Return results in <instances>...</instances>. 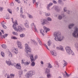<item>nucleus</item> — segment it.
<instances>
[{
  "label": "nucleus",
  "instance_id": "1",
  "mask_svg": "<svg viewBox=\"0 0 78 78\" xmlns=\"http://www.w3.org/2000/svg\"><path fill=\"white\" fill-rule=\"evenodd\" d=\"M14 24L13 25V28L14 29V30L17 32H22V30H23V29L22 27L20 26H18L17 27H16V25H18V23H17V20H16L15 23L13 22Z\"/></svg>",
  "mask_w": 78,
  "mask_h": 78
},
{
  "label": "nucleus",
  "instance_id": "2",
  "mask_svg": "<svg viewBox=\"0 0 78 78\" xmlns=\"http://www.w3.org/2000/svg\"><path fill=\"white\" fill-rule=\"evenodd\" d=\"M54 36L55 37V40L56 41H61L64 39V37L63 36H61L60 35H58V32H54Z\"/></svg>",
  "mask_w": 78,
  "mask_h": 78
},
{
  "label": "nucleus",
  "instance_id": "3",
  "mask_svg": "<svg viewBox=\"0 0 78 78\" xmlns=\"http://www.w3.org/2000/svg\"><path fill=\"white\" fill-rule=\"evenodd\" d=\"M25 51L26 52L27 55H29L30 53H31V50H30V48L28 45V44H25Z\"/></svg>",
  "mask_w": 78,
  "mask_h": 78
},
{
  "label": "nucleus",
  "instance_id": "4",
  "mask_svg": "<svg viewBox=\"0 0 78 78\" xmlns=\"http://www.w3.org/2000/svg\"><path fill=\"white\" fill-rule=\"evenodd\" d=\"M75 30L74 31V32L73 33V36L74 37H78V29L76 27H75Z\"/></svg>",
  "mask_w": 78,
  "mask_h": 78
},
{
  "label": "nucleus",
  "instance_id": "5",
  "mask_svg": "<svg viewBox=\"0 0 78 78\" xmlns=\"http://www.w3.org/2000/svg\"><path fill=\"white\" fill-rule=\"evenodd\" d=\"M66 50L67 52L69 55H70V54H71L72 55H74V53L72 51L70 50V48L68 46L66 47Z\"/></svg>",
  "mask_w": 78,
  "mask_h": 78
},
{
  "label": "nucleus",
  "instance_id": "6",
  "mask_svg": "<svg viewBox=\"0 0 78 78\" xmlns=\"http://www.w3.org/2000/svg\"><path fill=\"white\" fill-rule=\"evenodd\" d=\"M34 75V72L31 71L28 72L26 74V76L27 78H30L32 75Z\"/></svg>",
  "mask_w": 78,
  "mask_h": 78
},
{
  "label": "nucleus",
  "instance_id": "7",
  "mask_svg": "<svg viewBox=\"0 0 78 78\" xmlns=\"http://www.w3.org/2000/svg\"><path fill=\"white\" fill-rule=\"evenodd\" d=\"M22 63L25 66H28L30 64V62L24 60H22Z\"/></svg>",
  "mask_w": 78,
  "mask_h": 78
},
{
  "label": "nucleus",
  "instance_id": "8",
  "mask_svg": "<svg viewBox=\"0 0 78 78\" xmlns=\"http://www.w3.org/2000/svg\"><path fill=\"white\" fill-rule=\"evenodd\" d=\"M16 44L17 45L18 47L19 48H21V49L22 48V43H21V42L18 41H17Z\"/></svg>",
  "mask_w": 78,
  "mask_h": 78
},
{
  "label": "nucleus",
  "instance_id": "9",
  "mask_svg": "<svg viewBox=\"0 0 78 78\" xmlns=\"http://www.w3.org/2000/svg\"><path fill=\"white\" fill-rule=\"evenodd\" d=\"M31 27L32 28H34V30L36 32L37 31V29L36 28V26L34 25V23H32L31 24Z\"/></svg>",
  "mask_w": 78,
  "mask_h": 78
},
{
  "label": "nucleus",
  "instance_id": "10",
  "mask_svg": "<svg viewBox=\"0 0 78 78\" xmlns=\"http://www.w3.org/2000/svg\"><path fill=\"white\" fill-rule=\"evenodd\" d=\"M47 21L45 20H42L41 21V23L42 25H44V24H45V23H47Z\"/></svg>",
  "mask_w": 78,
  "mask_h": 78
},
{
  "label": "nucleus",
  "instance_id": "11",
  "mask_svg": "<svg viewBox=\"0 0 78 78\" xmlns=\"http://www.w3.org/2000/svg\"><path fill=\"white\" fill-rule=\"evenodd\" d=\"M13 51L16 54L18 53V50L17 48H13Z\"/></svg>",
  "mask_w": 78,
  "mask_h": 78
},
{
  "label": "nucleus",
  "instance_id": "12",
  "mask_svg": "<svg viewBox=\"0 0 78 78\" xmlns=\"http://www.w3.org/2000/svg\"><path fill=\"white\" fill-rule=\"evenodd\" d=\"M16 67L17 69H21V66H20V63L17 64L16 66Z\"/></svg>",
  "mask_w": 78,
  "mask_h": 78
},
{
  "label": "nucleus",
  "instance_id": "13",
  "mask_svg": "<svg viewBox=\"0 0 78 78\" xmlns=\"http://www.w3.org/2000/svg\"><path fill=\"white\" fill-rule=\"evenodd\" d=\"M30 58L31 60V62H33V61H34V59L33 58V55H30Z\"/></svg>",
  "mask_w": 78,
  "mask_h": 78
},
{
  "label": "nucleus",
  "instance_id": "14",
  "mask_svg": "<svg viewBox=\"0 0 78 78\" xmlns=\"http://www.w3.org/2000/svg\"><path fill=\"white\" fill-rule=\"evenodd\" d=\"M57 50H61L62 51H63V48L61 46H60L59 47H57L56 48Z\"/></svg>",
  "mask_w": 78,
  "mask_h": 78
},
{
  "label": "nucleus",
  "instance_id": "15",
  "mask_svg": "<svg viewBox=\"0 0 78 78\" xmlns=\"http://www.w3.org/2000/svg\"><path fill=\"white\" fill-rule=\"evenodd\" d=\"M44 30H45V32L46 33H47V31H50V29H49V28H47L45 27H44Z\"/></svg>",
  "mask_w": 78,
  "mask_h": 78
},
{
  "label": "nucleus",
  "instance_id": "16",
  "mask_svg": "<svg viewBox=\"0 0 78 78\" xmlns=\"http://www.w3.org/2000/svg\"><path fill=\"white\" fill-rule=\"evenodd\" d=\"M24 25L25 27H26V28H30V27H29V25H28V22H27L25 23Z\"/></svg>",
  "mask_w": 78,
  "mask_h": 78
},
{
  "label": "nucleus",
  "instance_id": "17",
  "mask_svg": "<svg viewBox=\"0 0 78 78\" xmlns=\"http://www.w3.org/2000/svg\"><path fill=\"white\" fill-rule=\"evenodd\" d=\"M50 53H51V54H52V56H56V54L55 53H54V52H53V51H51Z\"/></svg>",
  "mask_w": 78,
  "mask_h": 78
},
{
  "label": "nucleus",
  "instance_id": "18",
  "mask_svg": "<svg viewBox=\"0 0 78 78\" xmlns=\"http://www.w3.org/2000/svg\"><path fill=\"white\" fill-rule=\"evenodd\" d=\"M74 26V24H71L69 25V29H70L72 28V27H73V26Z\"/></svg>",
  "mask_w": 78,
  "mask_h": 78
},
{
  "label": "nucleus",
  "instance_id": "19",
  "mask_svg": "<svg viewBox=\"0 0 78 78\" xmlns=\"http://www.w3.org/2000/svg\"><path fill=\"white\" fill-rule=\"evenodd\" d=\"M8 55H9V57H10V58H12V54L10 52H9L8 53Z\"/></svg>",
  "mask_w": 78,
  "mask_h": 78
},
{
  "label": "nucleus",
  "instance_id": "20",
  "mask_svg": "<svg viewBox=\"0 0 78 78\" xmlns=\"http://www.w3.org/2000/svg\"><path fill=\"white\" fill-rule=\"evenodd\" d=\"M2 47H3V48H6V45L5 44H3L2 45Z\"/></svg>",
  "mask_w": 78,
  "mask_h": 78
},
{
  "label": "nucleus",
  "instance_id": "21",
  "mask_svg": "<svg viewBox=\"0 0 78 78\" xmlns=\"http://www.w3.org/2000/svg\"><path fill=\"white\" fill-rule=\"evenodd\" d=\"M6 63H7V64H8V65L9 66H10V65H11V62L10 61L7 62H6Z\"/></svg>",
  "mask_w": 78,
  "mask_h": 78
},
{
  "label": "nucleus",
  "instance_id": "22",
  "mask_svg": "<svg viewBox=\"0 0 78 78\" xmlns=\"http://www.w3.org/2000/svg\"><path fill=\"white\" fill-rule=\"evenodd\" d=\"M48 46H50V45H51V41L50 40H49L48 41Z\"/></svg>",
  "mask_w": 78,
  "mask_h": 78
},
{
  "label": "nucleus",
  "instance_id": "23",
  "mask_svg": "<svg viewBox=\"0 0 78 78\" xmlns=\"http://www.w3.org/2000/svg\"><path fill=\"white\" fill-rule=\"evenodd\" d=\"M8 11L10 13V14H12V10L10 9H7Z\"/></svg>",
  "mask_w": 78,
  "mask_h": 78
},
{
  "label": "nucleus",
  "instance_id": "24",
  "mask_svg": "<svg viewBox=\"0 0 78 78\" xmlns=\"http://www.w3.org/2000/svg\"><path fill=\"white\" fill-rule=\"evenodd\" d=\"M47 76L48 78H50L51 77V75L50 74H48L47 75Z\"/></svg>",
  "mask_w": 78,
  "mask_h": 78
},
{
  "label": "nucleus",
  "instance_id": "25",
  "mask_svg": "<svg viewBox=\"0 0 78 78\" xmlns=\"http://www.w3.org/2000/svg\"><path fill=\"white\" fill-rule=\"evenodd\" d=\"M31 62H32L31 64V66H35V63H34V61H32Z\"/></svg>",
  "mask_w": 78,
  "mask_h": 78
},
{
  "label": "nucleus",
  "instance_id": "26",
  "mask_svg": "<svg viewBox=\"0 0 78 78\" xmlns=\"http://www.w3.org/2000/svg\"><path fill=\"white\" fill-rule=\"evenodd\" d=\"M20 17H22V18H23V19H25V18H26L25 16H23L22 14L20 15Z\"/></svg>",
  "mask_w": 78,
  "mask_h": 78
},
{
  "label": "nucleus",
  "instance_id": "27",
  "mask_svg": "<svg viewBox=\"0 0 78 78\" xmlns=\"http://www.w3.org/2000/svg\"><path fill=\"white\" fill-rule=\"evenodd\" d=\"M40 31L41 33L42 34L43 36H44V33H44V30H41Z\"/></svg>",
  "mask_w": 78,
  "mask_h": 78
},
{
  "label": "nucleus",
  "instance_id": "28",
  "mask_svg": "<svg viewBox=\"0 0 78 78\" xmlns=\"http://www.w3.org/2000/svg\"><path fill=\"white\" fill-rule=\"evenodd\" d=\"M1 55L3 57H4L5 56V53H4L3 52H1Z\"/></svg>",
  "mask_w": 78,
  "mask_h": 78
},
{
  "label": "nucleus",
  "instance_id": "29",
  "mask_svg": "<svg viewBox=\"0 0 78 78\" xmlns=\"http://www.w3.org/2000/svg\"><path fill=\"white\" fill-rule=\"evenodd\" d=\"M25 36V34H21L20 35V36L21 37H24Z\"/></svg>",
  "mask_w": 78,
  "mask_h": 78
},
{
  "label": "nucleus",
  "instance_id": "30",
  "mask_svg": "<svg viewBox=\"0 0 78 78\" xmlns=\"http://www.w3.org/2000/svg\"><path fill=\"white\" fill-rule=\"evenodd\" d=\"M64 66L63 67H64V66H66V65H67V62H66V61H64Z\"/></svg>",
  "mask_w": 78,
  "mask_h": 78
},
{
  "label": "nucleus",
  "instance_id": "31",
  "mask_svg": "<svg viewBox=\"0 0 78 78\" xmlns=\"http://www.w3.org/2000/svg\"><path fill=\"white\" fill-rule=\"evenodd\" d=\"M11 39H17V38L15 37H11Z\"/></svg>",
  "mask_w": 78,
  "mask_h": 78
},
{
  "label": "nucleus",
  "instance_id": "32",
  "mask_svg": "<svg viewBox=\"0 0 78 78\" xmlns=\"http://www.w3.org/2000/svg\"><path fill=\"white\" fill-rule=\"evenodd\" d=\"M7 36H8V35L7 34H5L4 35H2V36L4 38H5V37H7Z\"/></svg>",
  "mask_w": 78,
  "mask_h": 78
},
{
  "label": "nucleus",
  "instance_id": "33",
  "mask_svg": "<svg viewBox=\"0 0 78 78\" xmlns=\"http://www.w3.org/2000/svg\"><path fill=\"white\" fill-rule=\"evenodd\" d=\"M52 5H53V3H49L48 6V7H50V6H51Z\"/></svg>",
  "mask_w": 78,
  "mask_h": 78
},
{
  "label": "nucleus",
  "instance_id": "34",
  "mask_svg": "<svg viewBox=\"0 0 78 78\" xmlns=\"http://www.w3.org/2000/svg\"><path fill=\"white\" fill-rule=\"evenodd\" d=\"M49 72L50 70L47 69H46V73H49Z\"/></svg>",
  "mask_w": 78,
  "mask_h": 78
},
{
  "label": "nucleus",
  "instance_id": "35",
  "mask_svg": "<svg viewBox=\"0 0 78 78\" xmlns=\"http://www.w3.org/2000/svg\"><path fill=\"white\" fill-rule=\"evenodd\" d=\"M48 67L49 68H52V66H51V65L49 63L48 64Z\"/></svg>",
  "mask_w": 78,
  "mask_h": 78
},
{
  "label": "nucleus",
  "instance_id": "36",
  "mask_svg": "<svg viewBox=\"0 0 78 78\" xmlns=\"http://www.w3.org/2000/svg\"><path fill=\"white\" fill-rule=\"evenodd\" d=\"M12 33L14 35H17V33L15 32H13Z\"/></svg>",
  "mask_w": 78,
  "mask_h": 78
},
{
  "label": "nucleus",
  "instance_id": "37",
  "mask_svg": "<svg viewBox=\"0 0 78 78\" xmlns=\"http://www.w3.org/2000/svg\"><path fill=\"white\" fill-rule=\"evenodd\" d=\"M28 16H29V17L30 18V19H32V18H33V16H32L31 15H28Z\"/></svg>",
  "mask_w": 78,
  "mask_h": 78
},
{
  "label": "nucleus",
  "instance_id": "38",
  "mask_svg": "<svg viewBox=\"0 0 78 78\" xmlns=\"http://www.w3.org/2000/svg\"><path fill=\"white\" fill-rule=\"evenodd\" d=\"M39 4V2H37L36 3V7L37 8L38 7V5Z\"/></svg>",
  "mask_w": 78,
  "mask_h": 78
},
{
  "label": "nucleus",
  "instance_id": "39",
  "mask_svg": "<svg viewBox=\"0 0 78 78\" xmlns=\"http://www.w3.org/2000/svg\"><path fill=\"white\" fill-rule=\"evenodd\" d=\"M62 16H59L58 17V19H59L60 20H61V19H62Z\"/></svg>",
  "mask_w": 78,
  "mask_h": 78
},
{
  "label": "nucleus",
  "instance_id": "40",
  "mask_svg": "<svg viewBox=\"0 0 78 78\" xmlns=\"http://www.w3.org/2000/svg\"><path fill=\"white\" fill-rule=\"evenodd\" d=\"M47 19L48 21H51V19L50 18H48Z\"/></svg>",
  "mask_w": 78,
  "mask_h": 78
},
{
  "label": "nucleus",
  "instance_id": "41",
  "mask_svg": "<svg viewBox=\"0 0 78 78\" xmlns=\"http://www.w3.org/2000/svg\"><path fill=\"white\" fill-rule=\"evenodd\" d=\"M44 45L45 47H46V48H47V49H48V50H49V49H48V47L47 46V45H46V44H44Z\"/></svg>",
  "mask_w": 78,
  "mask_h": 78
},
{
  "label": "nucleus",
  "instance_id": "42",
  "mask_svg": "<svg viewBox=\"0 0 78 78\" xmlns=\"http://www.w3.org/2000/svg\"><path fill=\"white\" fill-rule=\"evenodd\" d=\"M20 12H21V13H22V12H23V11L22 10V7L20 8Z\"/></svg>",
  "mask_w": 78,
  "mask_h": 78
},
{
  "label": "nucleus",
  "instance_id": "43",
  "mask_svg": "<svg viewBox=\"0 0 78 78\" xmlns=\"http://www.w3.org/2000/svg\"><path fill=\"white\" fill-rule=\"evenodd\" d=\"M2 27H3V28H5V29H6V28H7L6 26L5 25H3Z\"/></svg>",
  "mask_w": 78,
  "mask_h": 78
},
{
  "label": "nucleus",
  "instance_id": "44",
  "mask_svg": "<svg viewBox=\"0 0 78 78\" xmlns=\"http://www.w3.org/2000/svg\"><path fill=\"white\" fill-rule=\"evenodd\" d=\"M3 9V8L2 7H0V11H2Z\"/></svg>",
  "mask_w": 78,
  "mask_h": 78
},
{
  "label": "nucleus",
  "instance_id": "45",
  "mask_svg": "<svg viewBox=\"0 0 78 78\" xmlns=\"http://www.w3.org/2000/svg\"><path fill=\"white\" fill-rule=\"evenodd\" d=\"M50 15V13H47L46 14V16H48Z\"/></svg>",
  "mask_w": 78,
  "mask_h": 78
},
{
  "label": "nucleus",
  "instance_id": "46",
  "mask_svg": "<svg viewBox=\"0 0 78 78\" xmlns=\"http://www.w3.org/2000/svg\"><path fill=\"white\" fill-rule=\"evenodd\" d=\"M5 23H4V21H3L1 23L2 25H4Z\"/></svg>",
  "mask_w": 78,
  "mask_h": 78
},
{
  "label": "nucleus",
  "instance_id": "47",
  "mask_svg": "<svg viewBox=\"0 0 78 78\" xmlns=\"http://www.w3.org/2000/svg\"><path fill=\"white\" fill-rule=\"evenodd\" d=\"M32 44H35V41L32 40Z\"/></svg>",
  "mask_w": 78,
  "mask_h": 78
},
{
  "label": "nucleus",
  "instance_id": "48",
  "mask_svg": "<svg viewBox=\"0 0 78 78\" xmlns=\"http://www.w3.org/2000/svg\"><path fill=\"white\" fill-rule=\"evenodd\" d=\"M16 2H17L18 3H20V1L19 0H15Z\"/></svg>",
  "mask_w": 78,
  "mask_h": 78
},
{
  "label": "nucleus",
  "instance_id": "49",
  "mask_svg": "<svg viewBox=\"0 0 78 78\" xmlns=\"http://www.w3.org/2000/svg\"><path fill=\"white\" fill-rule=\"evenodd\" d=\"M66 76H70V75L67 74V72H66Z\"/></svg>",
  "mask_w": 78,
  "mask_h": 78
},
{
  "label": "nucleus",
  "instance_id": "50",
  "mask_svg": "<svg viewBox=\"0 0 78 78\" xmlns=\"http://www.w3.org/2000/svg\"><path fill=\"white\" fill-rule=\"evenodd\" d=\"M36 0H33V3H36Z\"/></svg>",
  "mask_w": 78,
  "mask_h": 78
},
{
  "label": "nucleus",
  "instance_id": "51",
  "mask_svg": "<svg viewBox=\"0 0 78 78\" xmlns=\"http://www.w3.org/2000/svg\"><path fill=\"white\" fill-rule=\"evenodd\" d=\"M53 2L55 4H56L57 3L55 1H53Z\"/></svg>",
  "mask_w": 78,
  "mask_h": 78
},
{
  "label": "nucleus",
  "instance_id": "52",
  "mask_svg": "<svg viewBox=\"0 0 78 78\" xmlns=\"http://www.w3.org/2000/svg\"><path fill=\"white\" fill-rule=\"evenodd\" d=\"M64 11L65 12H66V8H64Z\"/></svg>",
  "mask_w": 78,
  "mask_h": 78
},
{
  "label": "nucleus",
  "instance_id": "53",
  "mask_svg": "<svg viewBox=\"0 0 78 78\" xmlns=\"http://www.w3.org/2000/svg\"><path fill=\"white\" fill-rule=\"evenodd\" d=\"M61 0H58V3H61Z\"/></svg>",
  "mask_w": 78,
  "mask_h": 78
},
{
  "label": "nucleus",
  "instance_id": "54",
  "mask_svg": "<svg viewBox=\"0 0 78 78\" xmlns=\"http://www.w3.org/2000/svg\"><path fill=\"white\" fill-rule=\"evenodd\" d=\"M41 64H44V62L42 61H41Z\"/></svg>",
  "mask_w": 78,
  "mask_h": 78
},
{
  "label": "nucleus",
  "instance_id": "55",
  "mask_svg": "<svg viewBox=\"0 0 78 78\" xmlns=\"http://www.w3.org/2000/svg\"><path fill=\"white\" fill-rule=\"evenodd\" d=\"M9 77H10V76H9V75H8L7 78H9Z\"/></svg>",
  "mask_w": 78,
  "mask_h": 78
},
{
  "label": "nucleus",
  "instance_id": "56",
  "mask_svg": "<svg viewBox=\"0 0 78 78\" xmlns=\"http://www.w3.org/2000/svg\"><path fill=\"white\" fill-rule=\"evenodd\" d=\"M35 59H37V55H36L35 56Z\"/></svg>",
  "mask_w": 78,
  "mask_h": 78
},
{
  "label": "nucleus",
  "instance_id": "57",
  "mask_svg": "<svg viewBox=\"0 0 78 78\" xmlns=\"http://www.w3.org/2000/svg\"><path fill=\"white\" fill-rule=\"evenodd\" d=\"M39 44H40V45H41V44H42V42H41V41H40Z\"/></svg>",
  "mask_w": 78,
  "mask_h": 78
},
{
  "label": "nucleus",
  "instance_id": "58",
  "mask_svg": "<svg viewBox=\"0 0 78 78\" xmlns=\"http://www.w3.org/2000/svg\"><path fill=\"white\" fill-rule=\"evenodd\" d=\"M49 8H50V7L48 6H48L47 7V8L48 9V10H49Z\"/></svg>",
  "mask_w": 78,
  "mask_h": 78
},
{
  "label": "nucleus",
  "instance_id": "59",
  "mask_svg": "<svg viewBox=\"0 0 78 78\" xmlns=\"http://www.w3.org/2000/svg\"><path fill=\"white\" fill-rule=\"evenodd\" d=\"M1 32H2V33H4V31H3V30H1Z\"/></svg>",
  "mask_w": 78,
  "mask_h": 78
},
{
  "label": "nucleus",
  "instance_id": "60",
  "mask_svg": "<svg viewBox=\"0 0 78 78\" xmlns=\"http://www.w3.org/2000/svg\"><path fill=\"white\" fill-rule=\"evenodd\" d=\"M0 36H2V33L0 32Z\"/></svg>",
  "mask_w": 78,
  "mask_h": 78
},
{
  "label": "nucleus",
  "instance_id": "61",
  "mask_svg": "<svg viewBox=\"0 0 78 78\" xmlns=\"http://www.w3.org/2000/svg\"><path fill=\"white\" fill-rule=\"evenodd\" d=\"M11 19H12V21L13 22V18H12Z\"/></svg>",
  "mask_w": 78,
  "mask_h": 78
},
{
  "label": "nucleus",
  "instance_id": "62",
  "mask_svg": "<svg viewBox=\"0 0 78 78\" xmlns=\"http://www.w3.org/2000/svg\"><path fill=\"white\" fill-rule=\"evenodd\" d=\"M68 14H69V12H70V11H68Z\"/></svg>",
  "mask_w": 78,
  "mask_h": 78
},
{
  "label": "nucleus",
  "instance_id": "63",
  "mask_svg": "<svg viewBox=\"0 0 78 78\" xmlns=\"http://www.w3.org/2000/svg\"><path fill=\"white\" fill-rule=\"evenodd\" d=\"M14 5V4L12 3L11 4V5Z\"/></svg>",
  "mask_w": 78,
  "mask_h": 78
},
{
  "label": "nucleus",
  "instance_id": "64",
  "mask_svg": "<svg viewBox=\"0 0 78 78\" xmlns=\"http://www.w3.org/2000/svg\"><path fill=\"white\" fill-rule=\"evenodd\" d=\"M17 10H19V7H17Z\"/></svg>",
  "mask_w": 78,
  "mask_h": 78
}]
</instances>
